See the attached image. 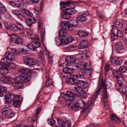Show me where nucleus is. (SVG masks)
<instances>
[{
  "label": "nucleus",
  "instance_id": "obj_57",
  "mask_svg": "<svg viewBox=\"0 0 127 127\" xmlns=\"http://www.w3.org/2000/svg\"><path fill=\"white\" fill-rule=\"evenodd\" d=\"M76 46H75L70 45L68 47L69 50L70 51L75 50H76Z\"/></svg>",
  "mask_w": 127,
  "mask_h": 127
},
{
  "label": "nucleus",
  "instance_id": "obj_56",
  "mask_svg": "<svg viewBox=\"0 0 127 127\" xmlns=\"http://www.w3.org/2000/svg\"><path fill=\"white\" fill-rule=\"evenodd\" d=\"M109 67L110 65L109 64L105 65V67L104 69V71H109L110 69Z\"/></svg>",
  "mask_w": 127,
  "mask_h": 127
},
{
  "label": "nucleus",
  "instance_id": "obj_64",
  "mask_svg": "<svg viewBox=\"0 0 127 127\" xmlns=\"http://www.w3.org/2000/svg\"><path fill=\"white\" fill-rule=\"evenodd\" d=\"M116 116L114 115H111L110 116V118L112 120L114 121Z\"/></svg>",
  "mask_w": 127,
  "mask_h": 127
},
{
  "label": "nucleus",
  "instance_id": "obj_26",
  "mask_svg": "<svg viewBox=\"0 0 127 127\" xmlns=\"http://www.w3.org/2000/svg\"><path fill=\"white\" fill-rule=\"evenodd\" d=\"M76 103L78 106L79 108L80 107V108L84 107L86 105L85 101L82 100H77L76 101Z\"/></svg>",
  "mask_w": 127,
  "mask_h": 127
},
{
  "label": "nucleus",
  "instance_id": "obj_33",
  "mask_svg": "<svg viewBox=\"0 0 127 127\" xmlns=\"http://www.w3.org/2000/svg\"><path fill=\"white\" fill-rule=\"evenodd\" d=\"M6 11L5 7L0 2V12L1 13L4 14Z\"/></svg>",
  "mask_w": 127,
  "mask_h": 127
},
{
  "label": "nucleus",
  "instance_id": "obj_38",
  "mask_svg": "<svg viewBox=\"0 0 127 127\" xmlns=\"http://www.w3.org/2000/svg\"><path fill=\"white\" fill-rule=\"evenodd\" d=\"M66 30H61L58 32L59 36H62L66 34Z\"/></svg>",
  "mask_w": 127,
  "mask_h": 127
},
{
  "label": "nucleus",
  "instance_id": "obj_59",
  "mask_svg": "<svg viewBox=\"0 0 127 127\" xmlns=\"http://www.w3.org/2000/svg\"><path fill=\"white\" fill-rule=\"evenodd\" d=\"M5 77H2L0 78V82L2 84H5Z\"/></svg>",
  "mask_w": 127,
  "mask_h": 127
},
{
  "label": "nucleus",
  "instance_id": "obj_24",
  "mask_svg": "<svg viewBox=\"0 0 127 127\" xmlns=\"http://www.w3.org/2000/svg\"><path fill=\"white\" fill-rule=\"evenodd\" d=\"M78 35L82 37H86L88 34V32L86 31H83L79 30L77 32Z\"/></svg>",
  "mask_w": 127,
  "mask_h": 127
},
{
  "label": "nucleus",
  "instance_id": "obj_61",
  "mask_svg": "<svg viewBox=\"0 0 127 127\" xmlns=\"http://www.w3.org/2000/svg\"><path fill=\"white\" fill-rule=\"evenodd\" d=\"M111 37L112 39L114 38V39H116L117 38L116 35H115L114 33H112L111 35Z\"/></svg>",
  "mask_w": 127,
  "mask_h": 127
},
{
  "label": "nucleus",
  "instance_id": "obj_50",
  "mask_svg": "<svg viewBox=\"0 0 127 127\" xmlns=\"http://www.w3.org/2000/svg\"><path fill=\"white\" fill-rule=\"evenodd\" d=\"M89 57L88 55L85 54H83L81 56V59L84 60H87Z\"/></svg>",
  "mask_w": 127,
  "mask_h": 127
},
{
  "label": "nucleus",
  "instance_id": "obj_1",
  "mask_svg": "<svg viewBox=\"0 0 127 127\" xmlns=\"http://www.w3.org/2000/svg\"><path fill=\"white\" fill-rule=\"evenodd\" d=\"M66 62L65 66H64L63 69L64 72L67 74H69V78L75 79L78 78H85L87 77V74L85 72V69H81L77 75L71 74L73 69L72 66L74 64L75 62L77 60V59L74 57L71 58L67 56L65 59Z\"/></svg>",
  "mask_w": 127,
  "mask_h": 127
},
{
  "label": "nucleus",
  "instance_id": "obj_8",
  "mask_svg": "<svg viewBox=\"0 0 127 127\" xmlns=\"http://www.w3.org/2000/svg\"><path fill=\"white\" fill-rule=\"evenodd\" d=\"M25 29V28L23 25L21 23L18 22L16 25H12L11 26H7L5 28V30L6 31H8L13 30L14 31H18L20 30L22 31Z\"/></svg>",
  "mask_w": 127,
  "mask_h": 127
},
{
  "label": "nucleus",
  "instance_id": "obj_23",
  "mask_svg": "<svg viewBox=\"0 0 127 127\" xmlns=\"http://www.w3.org/2000/svg\"><path fill=\"white\" fill-rule=\"evenodd\" d=\"M123 26V24L122 22L119 21L116 22L114 23V25L112 26L113 28L114 29H116L117 28H122Z\"/></svg>",
  "mask_w": 127,
  "mask_h": 127
},
{
  "label": "nucleus",
  "instance_id": "obj_27",
  "mask_svg": "<svg viewBox=\"0 0 127 127\" xmlns=\"http://www.w3.org/2000/svg\"><path fill=\"white\" fill-rule=\"evenodd\" d=\"M8 64H7L6 63H4L3 62H0V64L1 65H4L6 66L7 67H10L12 68H14L15 66V64L13 63H12V62L11 63H8V62H6Z\"/></svg>",
  "mask_w": 127,
  "mask_h": 127
},
{
  "label": "nucleus",
  "instance_id": "obj_30",
  "mask_svg": "<svg viewBox=\"0 0 127 127\" xmlns=\"http://www.w3.org/2000/svg\"><path fill=\"white\" fill-rule=\"evenodd\" d=\"M40 34L41 39L43 41L44 40V38L45 35V29L43 27H42L40 31Z\"/></svg>",
  "mask_w": 127,
  "mask_h": 127
},
{
  "label": "nucleus",
  "instance_id": "obj_42",
  "mask_svg": "<svg viewBox=\"0 0 127 127\" xmlns=\"http://www.w3.org/2000/svg\"><path fill=\"white\" fill-rule=\"evenodd\" d=\"M25 20L26 23L28 26L29 27H31L32 26V24L33 23L32 22L31 20L29 18L27 19H26Z\"/></svg>",
  "mask_w": 127,
  "mask_h": 127
},
{
  "label": "nucleus",
  "instance_id": "obj_13",
  "mask_svg": "<svg viewBox=\"0 0 127 127\" xmlns=\"http://www.w3.org/2000/svg\"><path fill=\"white\" fill-rule=\"evenodd\" d=\"M58 125L60 127H71V122L68 120L63 121L61 120H59L58 119Z\"/></svg>",
  "mask_w": 127,
  "mask_h": 127
},
{
  "label": "nucleus",
  "instance_id": "obj_51",
  "mask_svg": "<svg viewBox=\"0 0 127 127\" xmlns=\"http://www.w3.org/2000/svg\"><path fill=\"white\" fill-rule=\"evenodd\" d=\"M79 95V96H81L84 97H85L86 96L87 94L85 91L82 90L80 92Z\"/></svg>",
  "mask_w": 127,
  "mask_h": 127
},
{
  "label": "nucleus",
  "instance_id": "obj_36",
  "mask_svg": "<svg viewBox=\"0 0 127 127\" xmlns=\"http://www.w3.org/2000/svg\"><path fill=\"white\" fill-rule=\"evenodd\" d=\"M124 34V32L121 30H118L117 31L116 35L117 38L122 37Z\"/></svg>",
  "mask_w": 127,
  "mask_h": 127
},
{
  "label": "nucleus",
  "instance_id": "obj_54",
  "mask_svg": "<svg viewBox=\"0 0 127 127\" xmlns=\"http://www.w3.org/2000/svg\"><path fill=\"white\" fill-rule=\"evenodd\" d=\"M52 84V80L49 79H48V81L47 82L46 84V86L48 87L49 85H51Z\"/></svg>",
  "mask_w": 127,
  "mask_h": 127
},
{
  "label": "nucleus",
  "instance_id": "obj_55",
  "mask_svg": "<svg viewBox=\"0 0 127 127\" xmlns=\"http://www.w3.org/2000/svg\"><path fill=\"white\" fill-rule=\"evenodd\" d=\"M21 50L18 51L17 50L15 49L13 50V53L15 55H19L21 54Z\"/></svg>",
  "mask_w": 127,
  "mask_h": 127
},
{
  "label": "nucleus",
  "instance_id": "obj_25",
  "mask_svg": "<svg viewBox=\"0 0 127 127\" xmlns=\"http://www.w3.org/2000/svg\"><path fill=\"white\" fill-rule=\"evenodd\" d=\"M116 77L117 79V81L118 84H119L120 85L122 84L124 82V79L121 74H120V76L118 75L116 76Z\"/></svg>",
  "mask_w": 127,
  "mask_h": 127
},
{
  "label": "nucleus",
  "instance_id": "obj_45",
  "mask_svg": "<svg viewBox=\"0 0 127 127\" xmlns=\"http://www.w3.org/2000/svg\"><path fill=\"white\" fill-rule=\"evenodd\" d=\"M73 90L75 92H77L79 94L82 90V89L81 88L77 86V87H74Z\"/></svg>",
  "mask_w": 127,
  "mask_h": 127
},
{
  "label": "nucleus",
  "instance_id": "obj_41",
  "mask_svg": "<svg viewBox=\"0 0 127 127\" xmlns=\"http://www.w3.org/2000/svg\"><path fill=\"white\" fill-rule=\"evenodd\" d=\"M47 121L48 123L51 125H54L55 123V120L53 118L48 119L47 120Z\"/></svg>",
  "mask_w": 127,
  "mask_h": 127
},
{
  "label": "nucleus",
  "instance_id": "obj_14",
  "mask_svg": "<svg viewBox=\"0 0 127 127\" xmlns=\"http://www.w3.org/2000/svg\"><path fill=\"white\" fill-rule=\"evenodd\" d=\"M115 47L117 49V52L120 54H121L124 51L123 44L121 42H116L115 43Z\"/></svg>",
  "mask_w": 127,
  "mask_h": 127
},
{
  "label": "nucleus",
  "instance_id": "obj_63",
  "mask_svg": "<svg viewBox=\"0 0 127 127\" xmlns=\"http://www.w3.org/2000/svg\"><path fill=\"white\" fill-rule=\"evenodd\" d=\"M34 12L36 14H37L39 12V10L37 7H35L34 9Z\"/></svg>",
  "mask_w": 127,
  "mask_h": 127
},
{
  "label": "nucleus",
  "instance_id": "obj_21",
  "mask_svg": "<svg viewBox=\"0 0 127 127\" xmlns=\"http://www.w3.org/2000/svg\"><path fill=\"white\" fill-rule=\"evenodd\" d=\"M34 40L32 42V44L33 45L34 48H36L39 47L41 44L39 42V38H38L36 37L33 38Z\"/></svg>",
  "mask_w": 127,
  "mask_h": 127
},
{
  "label": "nucleus",
  "instance_id": "obj_29",
  "mask_svg": "<svg viewBox=\"0 0 127 127\" xmlns=\"http://www.w3.org/2000/svg\"><path fill=\"white\" fill-rule=\"evenodd\" d=\"M22 12L24 15H26L28 16L32 17V13L25 8L23 9L22 10Z\"/></svg>",
  "mask_w": 127,
  "mask_h": 127
},
{
  "label": "nucleus",
  "instance_id": "obj_53",
  "mask_svg": "<svg viewBox=\"0 0 127 127\" xmlns=\"http://www.w3.org/2000/svg\"><path fill=\"white\" fill-rule=\"evenodd\" d=\"M53 57L50 54H49L48 55V60L49 63L51 64H52L53 63V60L52 59Z\"/></svg>",
  "mask_w": 127,
  "mask_h": 127
},
{
  "label": "nucleus",
  "instance_id": "obj_52",
  "mask_svg": "<svg viewBox=\"0 0 127 127\" xmlns=\"http://www.w3.org/2000/svg\"><path fill=\"white\" fill-rule=\"evenodd\" d=\"M39 55V57L41 60L45 59L44 57V54L43 52V51H40Z\"/></svg>",
  "mask_w": 127,
  "mask_h": 127
},
{
  "label": "nucleus",
  "instance_id": "obj_37",
  "mask_svg": "<svg viewBox=\"0 0 127 127\" xmlns=\"http://www.w3.org/2000/svg\"><path fill=\"white\" fill-rule=\"evenodd\" d=\"M85 72L87 74V76L88 75L91 76L93 72V70L91 69H89L87 68L85 69Z\"/></svg>",
  "mask_w": 127,
  "mask_h": 127
},
{
  "label": "nucleus",
  "instance_id": "obj_6",
  "mask_svg": "<svg viewBox=\"0 0 127 127\" xmlns=\"http://www.w3.org/2000/svg\"><path fill=\"white\" fill-rule=\"evenodd\" d=\"M77 95L76 94L71 91H67L66 94L62 93L61 94V96L66 100L71 102L73 101L74 100V97Z\"/></svg>",
  "mask_w": 127,
  "mask_h": 127
},
{
  "label": "nucleus",
  "instance_id": "obj_32",
  "mask_svg": "<svg viewBox=\"0 0 127 127\" xmlns=\"http://www.w3.org/2000/svg\"><path fill=\"white\" fill-rule=\"evenodd\" d=\"M67 1L64 2L63 1L62 2H61L60 3L61 5V7L62 9L64 11H66V7L67 4Z\"/></svg>",
  "mask_w": 127,
  "mask_h": 127
},
{
  "label": "nucleus",
  "instance_id": "obj_22",
  "mask_svg": "<svg viewBox=\"0 0 127 127\" xmlns=\"http://www.w3.org/2000/svg\"><path fill=\"white\" fill-rule=\"evenodd\" d=\"M68 106L72 109L75 111H77L79 109L78 106L76 102V104L71 103L67 104Z\"/></svg>",
  "mask_w": 127,
  "mask_h": 127
},
{
  "label": "nucleus",
  "instance_id": "obj_7",
  "mask_svg": "<svg viewBox=\"0 0 127 127\" xmlns=\"http://www.w3.org/2000/svg\"><path fill=\"white\" fill-rule=\"evenodd\" d=\"M67 83H71L73 84H76L78 87L81 88H85L86 86L85 82L83 81L79 80L78 79H73L68 78L66 79Z\"/></svg>",
  "mask_w": 127,
  "mask_h": 127
},
{
  "label": "nucleus",
  "instance_id": "obj_48",
  "mask_svg": "<svg viewBox=\"0 0 127 127\" xmlns=\"http://www.w3.org/2000/svg\"><path fill=\"white\" fill-rule=\"evenodd\" d=\"M17 16L22 21H24V20H26L25 16H24L23 15L21 14L20 12H19V14H18V16Z\"/></svg>",
  "mask_w": 127,
  "mask_h": 127
},
{
  "label": "nucleus",
  "instance_id": "obj_10",
  "mask_svg": "<svg viewBox=\"0 0 127 127\" xmlns=\"http://www.w3.org/2000/svg\"><path fill=\"white\" fill-rule=\"evenodd\" d=\"M2 116L3 118V117H5L7 116L11 118L14 115V114L13 111L11 109L8 108H4L3 109L2 112Z\"/></svg>",
  "mask_w": 127,
  "mask_h": 127
},
{
  "label": "nucleus",
  "instance_id": "obj_4",
  "mask_svg": "<svg viewBox=\"0 0 127 127\" xmlns=\"http://www.w3.org/2000/svg\"><path fill=\"white\" fill-rule=\"evenodd\" d=\"M4 98L6 100L5 102L6 106L9 107L11 106V103L13 101V105L15 107L19 106L21 102L20 101V96L14 94H9L5 95Z\"/></svg>",
  "mask_w": 127,
  "mask_h": 127
},
{
  "label": "nucleus",
  "instance_id": "obj_19",
  "mask_svg": "<svg viewBox=\"0 0 127 127\" xmlns=\"http://www.w3.org/2000/svg\"><path fill=\"white\" fill-rule=\"evenodd\" d=\"M63 39L64 40V43L65 44L71 43L72 41L73 38L70 35H64L63 37Z\"/></svg>",
  "mask_w": 127,
  "mask_h": 127
},
{
  "label": "nucleus",
  "instance_id": "obj_47",
  "mask_svg": "<svg viewBox=\"0 0 127 127\" xmlns=\"http://www.w3.org/2000/svg\"><path fill=\"white\" fill-rule=\"evenodd\" d=\"M71 5V4L70 3V1H67V3L66 5V10H69V11H70L71 10V9H72V8L70 6Z\"/></svg>",
  "mask_w": 127,
  "mask_h": 127
},
{
  "label": "nucleus",
  "instance_id": "obj_44",
  "mask_svg": "<svg viewBox=\"0 0 127 127\" xmlns=\"http://www.w3.org/2000/svg\"><path fill=\"white\" fill-rule=\"evenodd\" d=\"M122 84L120 85L119 84H117L116 86V88L118 91L121 90V91L124 92L123 88L122 87Z\"/></svg>",
  "mask_w": 127,
  "mask_h": 127
},
{
  "label": "nucleus",
  "instance_id": "obj_46",
  "mask_svg": "<svg viewBox=\"0 0 127 127\" xmlns=\"http://www.w3.org/2000/svg\"><path fill=\"white\" fill-rule=\"evenodd\" d=\"M35 116L33 117H29L28 118V120L29 123H34L35 121L36 118H35Z\"/></svg>",
  "mask_w": 127,
  "mask_h": 127
},
{
  "label": "nucleus",
  "instance_id": "obj_31",
  "mask_svg": "<svg viewBox=\"0 0 127 127\" xmlns=\"http://www.w3.org/2000/svg\"><path fill=\"white\" fill-rule=\"evenodd\" d=\"M7 87L2 86H0V97L2 96L3 95L4 92L6 91Z\"/></svg>",
  "mask_w": 127,
  "mask_h": 127
},
{
  "label": "nucleus",
  "instance_id": "obj_9",
  "mask_svg": "<svg viewBox=\"0 0 127 127\" xmlns=\"http://www.w3.org/2000/svg\"><path fill=\"white\" fill-rule=\"evenodd\" d=\"M5 56L2 59L1 62L5 63L8 62L11 63L12 61L14 60L15 59V56L13 53L9 52H6L4 54Z\"/></svg>",
  "mask_w": 127,
  "mask_h": 127
},
{
  "label": "nucleus",
  "instance_id": "obj_20",
  "mask_svg": "<svg viewBox=\"0 0 127 127\" xmlns=\"http://www.w3.org/2000/svg\"><path fill=\"white\" fill-rule=\"evenodd\" d=\"M4 65L0 64V66H1L0 68V74L2 75H5L7 74L9 72L8 67H7L6 66H5Z\"/></svg>",
  "mask_w": 127,
  "mask_h": 127
},
{
  "label": "nucleus",
  "instance_id": "obj_12",
  "mask_svg": "<svg viewBox=\"0 0 127 127\" xmlns=\"http://www.w3.org/2000/svg\"><path fill=\"white\" fill-rule=\"evenodd\" d=\"M25 64L29 66H31L33 65L38 63V61L36 59L33 60L27 56H25L23 58Z\"/></svg>",
  "mask_w": 127,
  "mask_h": 127
},
{
  "label": "nucleus",
  "instance_id": "obj_18",
  "mask_svg": "<svg viewBox=\"0 0 127 127\" xmlns=\"http://www.w3.org/2000/svg\"><path fill=\"white\" fill-rule=\"evenodd\" d=\"M89 45V43L88 40H82L78 44V47L80 49H84L87 47Z\"/></svg>",
  "mask_w": 127,
  "mask_h": 127
},
{
  "label": "nucleus",
  "instance_id": "obj_62",
  "mask_svg": "<svg viewBox=\"0 0 127 127\" xmlns=\"http://www.w3.org/2000/svg\"><path fill=\"white\" fill-rule=\"evenodd\" d=\"M27 45V47L31 50L33 49V50L34 49H35L34 48L32 44V45L31 44L29 45L28 44Z\"/></svg>",
  "mask_w": 127,
  "mask_h": 127
},
{
  "label": "nucleus",
  "instance_id": "obj_5",
  "mask_svg": "<svg viewBox=\"0 0 127 127\" xmlns=\"http://www.w3.org/2000/svg\"><path fill=\"white\" fill-rule=\"evenodd\" d=\"M79 21L77 20H73L70 22L65 21L61 23L60 26L62 28L67 30L69 31H72L75 30V28L76 27Z\"/></svg>",
  "mask_w": 127,
  "mask_h": 127
},
{
  "label": "nucleus",
  "instance_id": "obj_39",
  "mask_svg": "<svg viewBox=\"0 0 127 127\" xmlns=\"http://www.w3.org/2000/svg\"><path fill=\"white\" fill-rule=\"evenodd\" d=\"M43 23H42V19L40 18L38 20V29H40L43 26Z\"/></svg>",
  "mask_w": 127,
  "mask_h": 127
},
{
  "label": "nucleus",
  "instance_id": "obj_35",
  "mask_svg": "<svg viewBox=\"0 0 127 127\" xmlns=\"http://www.w3.org/2000/svg\"><path fill=\"white\" fill-rule=\"evenodd\" d=\"M127 69V68L126 66H122L119 68V71L121 73H124L125 72Z\"/></svg>",
  "mask_w": 127,
  "mask_h": 127
},
{
  "label": "nucleus",
  "instance_id": "obj_11",
  "mask_svg": "<svg viewBox=\"0 0 127 127\" xmlns=\"http://www.w3.org/2000/svg\"><path fill=\"white\" fill-rule=\"evenodd\" d=\"M23 43L22 39L19 36H15L12 37L10 40V44L11 45H21Z\"/></svg>",
  "mask_w": 127,
  "mask_h": 127
},
{
  "label": "nucleus",
  "instance_id": "obj_17",
  "mask_svg": "<svg viewBox=\"0 0 127 127\" xmlns=\"http://www.w3.org/2000/svg\"><path fill=\"white\" fill-rule=\"evenodd\" d=\"M76 13V11L73 9L70 11L65 12L64 14H63V18L66 19H69L71 17V15Z\"/></svg>",
  "mask_w": 127,
  "mask_h": 127
},
{
  "label": "nucleus",
  "instance_id": "obj_2",
  "mask_svg": "<svg viewBox=\"0 0 127 127\" xmlns=\"http://www.w3.org/2000/svg\"><path fill=\"white\" fill-rule=\"evenodd\" d=\"M18 70L22 75L14 78L12 85L16 88H22L24 87L23 82H28L31 80V77L29 75L32 73V71L25 68H19Z\"/></svg>",
  "mask_w": 127,
  "mask_h": 127
},
{
  "label": "nucleus",
  "instance_id": "obj_28",
  "mask_svg": "<svg viewBox=\"0 0 127 127\" xmlns=\"http://www.w3.org/2000/svg\"><path fill=\"white\" fill-rule=\"evenodd\" d=\"M55 40L56 44L58 46H61L64 43L63 38L61 39L59 37H56L55 38Z\"/></svg>",
  "mask_w": 127,
  "mask_h": 127
},
{
  "label": "nucleus",
  "instance_id": "obj_34",
  "mask_svg": "<svg viewBox=\"0 0 127 127\" xmlns=\"http://www.w3.org/2000/svg\"><path fill=\"white\" fill-rule=\"evenodd\" d=\"M92 102L91 100H89L88 103L86 105V107L83 109L81 111L82 113H83L90 106Z\"/></svg>",
  "mask_w": 127,
  "mask_h": 127
},
{
  "label": "nucleus",
  "instance_id": "obj_49",
  "mask_svg": "<svg viewBox=\"0 0 127 127\" xmlns=\"http://www.w3.org/2000/svg\"><path fill=\"white\" fill-rule=\"evenodd\" d=\"M88 65L86 62H85L84 64H80L79 66V67L80 69H84L85 68H86V67L87 66H88Z\"/></svg>",
  "mask_w": 127,
  "mask_h": 127
},
{
  "label": "nucleus",
  "instance_id": "obj_58",
  "mask_svg": "<svg viewBox=\"0 0 127 127\" xmlns=\"http://www.w3.org/2000/svg\"><path fill=\"white\" fill-rule=\"evenodd\" d=\"M41 109L42 108L41 107H40L37 109L36 111V118L37 117V116L39 114V113L41 111Z\"/></svg>",
  "mask_w": 127,
  "mask_h": 127
},
{
  "label": "nucleus",
  "instance_id": "obj_43",
  "mask_svg": "<svg viewBox=\"0 0 127 127\" xmlns=\"http://www.w3.org/2000/svg\"><path fill=\"white\" fill-rule=\"evenodd\" d=\"M5 84H11L12 83H12L14 81H11L10 78L9 77H5ZM14 80V79L13 80Z\"/></svg>",
  "mask_w": 127,
  "mask_h": 127
},
{
  "label": "nucleus",
  "instance_id": "obj_3",
  "mask_svg": "<svg viewBox=\"0 0 127 127\" xmlns=\"http://www.w3.org/2000/svg\"><path fill=\"white\" fill-rule=\"evenodd\" d=\"M107 87L104 82L102 83L101 86L100 84H98L95 90V93L93 95L91 99V101H93L94 102L95 101L94 99L96 98L99 93H101V90L103 91L101 101L103 103L104 108L106 109L109 108V102L107 99L108 96L107 93Z\"/></svg>",
  "mask_w": 127,
  "mask_h": 127
},
{
  "label": "nucleus",
  "instance_id": "obj_40",
  "mask_svg": "<svg viewBox=\"0 0 127 127\" xmlns=\"http://www.w3.org/2000/svg\"><path fill=\"white\" fill-rule=\"evenodd\" d=\"M40 18L39 16H36V17H33L29 19L31 20L32 22L34 23H36V22L37 20L38 21V20Z\"/></svg>",
  "mask_w": 127,
  "mask_h": 127
},
{
  "label": "nucleus",
  "instance_id": "obj_16",
  "mask_svg": "<svg viewBox=\"0 0 127 127\" xmlns=\"http://www.w3.org/2000/svg\"><path fill=\"white\" fill-rule=\"evenodd\" d=\"M89 15V13L87 12H83L81 14L80 17H77V20L80 22L86 21L88 19L87 16Z\"/></svg>",
  "mask_w": 127,
  "mask_h": 127
},
{
  "label": "nucleus",
  "instance_id": "obj_15",
  "mask_svg": "<svg viewBox=\"0 0 127 127\" xmlns=\"http://www.w3.org/2000/svg\"><path fill=\"white\" fill-rule=\"evenodd\" d=\"M109 62L110 63L118 65L121 64L122 63V61L120 58H114L111 59Z\"/></svg>",
  "mask_w": 127,
  "mask_h": 127
},
{
  "label": "nucleus",
  "instance_id": "obj_60",
  "mask_svg": "<svg viewBox=\"0 0 127 127\" xmlns=\"http://www.w3.org/2000/svg\"><path fill=\"white\" fill-rule=\"evenodd\" d=\"M97 17L100 18H102L104 17L103 14H101L100 13L97 14Z\"/></svg>",
  "mask_w": 127,
  "mask_h": 127
}]
</instances>
